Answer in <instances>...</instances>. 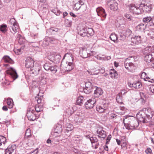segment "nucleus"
<instances>
[{"instance_id":"1","label":"nucleus","mask_w":154,"mask_h":154,"mask_svg":"<svg viewBox=\"0 0 154 154\" xmlns=\"http://www.w3.org/2000/svg\"><path fill=\"white\" fill-rule=\"evenodd\" d=\"M154 114V112L150 109L143 108L140 110L136 115L137 119L143 123L147 122L151 119Z\"/></svg>"},{"instance_id":"2","label":"nucleus","mask_w":154,"mask_h":154,"mask_svg":"<svg viewBox=\"0 0 154 154\" xmlns=\"http://www.w3.org/2000/svg\"><path fill=\"white\" fill-rule=\"evenodd\" d=\"M33 59L30 57H28L25 60V66L30 69V73L35 76L39 74L41 68L39 65H35Z\"/></svg>"},{"instance_id":"3","label":"nucleus","mask_w":154,"mask_h":154,"mask_svg":"<svg viewBox=\"0 0 154 154\" xmlns=\"http://www.w3.org/2000/svg\"><path fill=\"white\" fill-rule=\"evenodd\" d=\"M123 122L126 129L128 130L134 129L139 126V123L134 118H125L123 119Z\"/></svg>"},{"instance_id":"4","label":"nucleus","mask_w":154,"mask_h":154,"mask_svg":"<svg viewBox=\"0 0 154 154\" xmlns=\"http://www.w3.org/2000/svg\"><path fill=\"white\" fill-rule=\"evenodd\" d=\"M152 4L145 0H143L140 4V9L143 11V13L144 12L149 13L152 10L153 8Z\"/></svg>"},{"instance_id":"5","label":"nucleus","mask_w":154,"mask_h":154,"mask_svg":"<svg viewBox=\"0 0 154 154\" xmlns=\"http://www.w3.org/2000/svg\"><path fill=\"white\" fill-rule=\"evenodd\" d=\"M72 121H74L78 124H80L83 122L85 116L81 112H77L72 116Z\"/></svg>"},{"instance_id":"6","label":"nucleus","mask_w":154,"mask_h":154,"mask_svg":"<svg viewBox=\"0 0 154 154\" xmlns=\"http://www.w3.org/2000/svg\"><path fill=\"white\" fill-rule=\"evenodd\" d=\"M79 34L82 37H85L86 35L89 37L88 35L90 36L93 35L94 32L91 28H88V31L86 29L83 28L79 32Z\"/></svg>"},{"instance_id":"7","label":"nucleus","mask_w":154,"mask_h":154,"mask_svg":"<svg viewBox=\"0 0 154 154\" xmlns=\"http://www.w3.org/2000/svg\"><path fill=\"white\" fill-rule=\"evenodd\" d=\"M130 12L133 14H140L143 13V11L140 7V4L139 7H136L134 5L131 4L129 7Z\"/></svg>"},{"instance_id":"8","label":"nucleus","mask_w":154,"mask_h":154,"mask_svg":"<svg viewBox=\"0 0 154 154\" xmlns=\"http://www.w3.org/2000/svg\"><path fill=\"white\" fill-rule=\"evenodd\" d=\"M96 87H93V85L90 81H87L85 83V88L83 89L84 92L86 94H89L91 92L94 88Z\"/></svg>"},{"instance_id":"9","label":"nucleus","mask_w":154,"mask_h":154,"mask_svg":"<svg viewBox=\"0 0 154 154\" xmlns=\"http://www.w3.org/2000/svg\"><path fill=\"white\" fill-rule=\"evenodd\" d=\"M35 112L34 110L31 108L27 109L26 115L28 119L30 121H33L36 119Z\"/></svg>"},{"instance_id":"10","label":"nucleus","mask_w":154,"mask_h":154,"mask_svg":"<svg viewBox=\"0 0 154 154\" xmlns=\"http://www.w3.org/2000/svg\"><path fill=\"white\" fill-rule=\"evenodd\" d=\"M7 74L10 77L13 78L14 80L17 79L18 75L16 70L13 68L10 67L6 71Z\"/></svg>"},{"instance_id":"11","label":"nucleus","mask_w":154,"mask_h":154,"mask_svg":"<svg viewBox=\"0 0 154 154\" xmlns=\"http://www.w3.org/2000/svg\"><path fill=\"white\" fill-rule=\"evenodd\" d=\"M9 23L11 25V26L13 31L15 33L17 32L19 29V26L15 19L14 18L11 19Z\"/></svg>"},{"instance_id":"12","label":"nucleus","mask_w":154,"mask_h":154,"mask_svg":"<svg viewBox=\"0 0 154 154\" xmlns=\"http://www.w3.org/2000/svg\"><path fill=\"white\" fill-rule=\"evenodd\" d=\"M44 67L46 70L51 71L54 73H55L57 71V66H52L49 63H45Z\"/></svg>"},{"instance_id":"13","label":"nucleus","mask_w":154,"mask_h":154,"mask_svg":"<svg viewBox=\"0 0 154 154\" xmlns=\"http://www.w3.org/2000/svg\"><path fill=\"white\" fill-rule=\"evenodd\" d=\"M96 102V100L94 98L89 100L85 103L86 108L87 109L92 108Z\"/></svg>"},{"instance_id":"14","label":"nucleus","mask_w":154,"mask_h":154,"mask_svg":"<svg viewBox=\"0 0 154 154\" xmlns=\"http://www.w3.org/2000/svg\"><path fill=\"white\" fill-rule=\"evenodd\" d=\"M107 4L112 10L116 11L118 9V4L115 0H109L107 1Z\"/></svg>"},{"instance_id":"15","label":"nucleus","mask_w":154,"mask_h":154,"mask_svg":"<svg viewBox=\"0 0 154 154\" xmlns=\"http://www.w3.org/2000/svg\"><path fill=\"white\" fill-rule=\"evenodd\" d=\"M97 131L98 137L100 139H104L106 136V132L103 130L102 127L99 128Z\"/></svg>"},{"instance_id":"16","label":"nucleus","mask_w":154,"mask_h":154,"mask_svg":"<svg viewBox=\"0 0 154 154\" xmlns=\"http://www.w3.org/2000/svg\"><path fill=\"white\" fill-rule=\"evenodd\" d=\"M96 11L98 16H102L104 18L106 17V14L104 9L102 7H100L97 8L96 9Z\"/></svg>"},{"instance_id":"17","label":"nucleus","mask_w":154,"mask_h":154,"mask_svg":"<svg viewBox=\"0 0 154 154\" xmlns=\"http://www.w3.org/2000/svg\"><path fill=\"white\" fill-rule=\"evenodd\" d=\"M131 41L134 45H137L141 42V37L140 36H135L131 38Z\"/></svg>"},{"instance_id":"18","label":"nucleus","mask_w":154,"mask_h":154,"mask_svg":"<svg viewBox=\"0 0 154 154\" xmlns=\"http://www.w3.org/2000/svg\"><path fill=\"white\" fill-rule=\"evenodd\" d=\"M108 107V105L107 104H104L102 106H97L96 110L100 113H103L107 109Z\"/></svg>"},{"instance_id":"19","label":"nucleus","mask_w":154,"mask_h":154,"mask_svg":"<svg viewBox=\"0 0 154 154\" xmlns=\"http://www.w3.org/2000/svg\"><path fill=\"white\" fill-rule=\"evenodd\" d=\"M66 58V63H73V55L70 53H67L64 56L63 59Z\"/></svg>"},{"instance_id":"20","label":"nucleus","mask_w":154,"mask_h":154,"mask_svg":"<svg viewBox=\"0 0 154 154\" xmlns=\"http://www.w3.org/2000/svg\"><path fill=\"white\" fill-rule=\"evenodd\" d=\"M141 78L145 81H148L149 82L152 83H154V78L151 79L147 76L146 73L144 72H142L141 75Z\"/></svg>"},{"instance_id":"21","label":"nucleus","mask_w":154,"mask_h":154,"mask_svg":"<svg viewBox=\"0 0 154 154\" xmlns=\"http://www.w3.org/2000/svg\"><path fill=\"white\" fill-rule=\"evenodd\" d=\"M62 128L60 125L56 127L54 130V132L52 133V135L54 137H57L60 136V134L62 131Z\"/></svg>"},{"instance_id":"22","label":"nucleus","mask_w":154,"mask_h":154,"mask_svg":"<svg viewBox=\"0 0 154 154\" xmlns=\"http://www.w3.org/2000/svg\"><path fill=\"white\" fill-rule=\"evenodd\" d=\"M154 51V48L152 46H149L146 47L144 49L143 51V53L146 55H148L151 54Z\"/></svg>"},{"instance_id":"23","label":"nucleus","mask_w":154,"mask_h":154,"mask_svg":"<svg viewBox=\"0 0 154 154\" xmlns=\"http://www.w3.org/2000/svg\"><path fill=\"white\" fill-rule=\"evenodd\" d=\"M96 88L94 91V96L96 97H98L102 95L103 93V91L100 88L96 87Z\"/></svg>"},{"instance_id":"24","label":"nucleus","mask_w":154,"mask_h":154,"mask_svg":"<svg viewBox=\"0 0 154 154\" xmlns=\"http://www.w3.org/2000/svg\"><path fill=\"white\" fill-rule=\"evenodd\" d=\"M128 85L130 87L135 89L140 88L142 86L141 83L139 82H134L133 83H129Z\"/></svg>"},{"instance_id":"25","label":"nucleus","mask_w":154,"mask_h":154,"mask_svg":"<svg viewBox=\"0 0 154 154\" xmlns=\"http://www.w3.org/2000/svg\"><path fill=\"white\" fill-rule=\"evenodd\" d=\"M80 54L81 57L83 58H85L89 57L90 54H88L86 49H84L80 51Z\"/></svg>"},{"instance_id":"26","label":"nucleus","mask_w":154,"mask_h":154,"mask_svg":"<svg viewBox=\"0 0 154 154\" xmlns=\"http://www.w3.org/2000/svg\"><path fill=\"white\" fill-rule=\"evenodd\" d=\"M154 59H153L152 54L146 55L144 57V61L148 63L152 61Z\"/></svg>"},{"instance_id":"27","label":"nucleus","mask_w":154,"mask_h":154,"mask_svg":"<svg viewBox=\"0 0 154 154\" xmlns=\"http://www.w3.org/2000/svg\"><path fill=\"white\" fill-rule=\"evenodd\" d=\"M65 70L66 71H70L74 68L73 63H66L65 66Z\"/></svg>"},{"instance_id":"28","label":"nucleus","mask_w":154,"mask_h":154,"mask_svg":"<svg viewBox=\"0 0 154 154\" xmlns=\"http://www.w3.org/2000/svg\"><path fill=\"white\" fill-rule=\"evenodd\" d=\"M84 3L82 0H79L78 2L75 3L74 6V9L78 10L81 8V6L83 5Z\"/></svg>"},{"instance_id":"29","label":"nucleus","mask_w":154,"mask_h":154,"mask_svg":"<svg viewBox=\"0 0 154 154\" xmlns=\"http://www.w3.org/2000/svg\"><path fill=\"white\" fill-rule=\"evenodd\" d=\"M16 148L15 145H12L11 146H9L5 150V152H8V154H11L15 150Z\"/></svg>"},{"instance_id":"30","label":"nucleus","mask_w":154,"mask_h":154,"mask_svg":"<svg viewBox=\"0 0 154 154\" xmlns=\"http://www.w3.org/2000/svg\"><path fill=\"white\" fill-rule=\"evenodd\" d=\"M2 60L6 63H12L13 61L12 60L8 55L4 56L2 58Z\"/></svg>"},{"instance_id":"31","label":"nucleus","mask_w":154,"mask_h":154,"mask_svg":"<svg viewBox=\"0 0 154 154\" xmlns=\"http://www.w3.org/2000/svg\"><path fill=\"white\" fill-rule=\"evenodd\" d=\"M143 21L144 23H149L150 26H152V18L151 16H147L143 18Z\"/></svg>"},{"instance_id":"32","label":"nucleus","mask_w":154,"mask_h":154,"mask_svg":"<svg viewBox=\"0 0 154 154\" xmlns=\"http://www.w3.org/2000/svg\"><path fill=\"white\" fill-rule=\"evenodd\" d=\"M122 92H121L119 93L117 96L116 97V100L117 102L120 104L122 103Z\"/></svg>"},{"instance_id":"33","label":"nucleus","mask_w":154,"mask_h":154,"mask_svg":"<svg viewBox=\"0 0 154 154\" xmlns=\"http://www.w3.org/2000/svg\"><path fill=\"white\" fill-rule=\"evenodd\" d=\"M17 39L19 40V42L20 44H22L25 41V38L21 36L20 34H17Z\"/></svg>"},{"instance_id":"34","label":"nucleus","mask_w":154,"mask_h":154,"mask_svg":"<svg viewBox=\"0 0 154 154\" xmlns=\"http://www.w3.org/2000/svg\"><path fill=\"white\" fill-rule=\"evenodd\" d=\"M146 26L144 24L141 23L137 26V29L138 30L142 31L146 29Z\"/></svg>"},{"instance_id":"35","label":"nucleus","mask_w":154,"mask_h":154,"mask_svg":"<svg viewBox=\"0 0 154 154\" xmlns=\"http://www.w3.org/2000/svg\"><path fill=\"white\" fill-rule=\"evenodd\" d=\"M62 145L66 147L68 146L69 143V140L68 138L63 139L61 140Z\"/></svg>"},{"instance_id":"36","label":"nucleus","mask_w":154,"mask_h":154,"mask_svg":"<svg viewBox=\"0 0 154 154\" xmlns=\"http://www.w3.org/2000/svg\"><path fill=\"white\" fill-rule=\"evenodd\" d=\"M6 141V138L2 136H0V146L2 145L4 146Z\"/></svg>"},{"instance_id":"37","label":"nucleus","mask_w":154,"mask_h":154,"mask_svg":"<svg viewBox=\"0 0 154 154\" xmlns=\"http://www.w3.org/2000/svg\"><path fill=\"white\" fill-rule=\"evenodd\" d=\"M109 74L111 75V77L112 79L116 78L118 75L117 72L114 69L111 70V71L109 72Z\"/></svg>"},{"instance_id":"38","label":"nucleus","mask_w":154,"mask_h":154,"mask_svg":"<svg viewBox=\"0 0 154 154\" xmlns=\"http://www.w3.org/2000/svg\"><path fill=\"white\" fill-rule=\"evenodd\" d=\"M7 104L9 109L12 108L13 106V101L11 99L8 98L7 100Z\"/></svg>"},{"instance_id":"39","label":"nucleus","mask_w":154,"mask_h":154,"mask_svg":"<svg viewBox=\"0 0 154 154\" xmlns=\"http://www.w3.org/2000/svg\"><path fill=\"white\" fill-rule=\"evenodd\" d=\"M84 97L82 96H80L78 97L76 100V103L77 105L81 106L82 104V101Z\"/></svg>"},{"instance_id":"40","label":"nucleus","mask_w":154,"mask_h":154,"mask_svg":"<svg viewBox=\"0 0 154 154\" xmlns=\"http://www.w3.org/2000/svg\"><path fill=\"white\" fill-rule=\"evenodd\" d=\"M7 26L5 24L0 26V30L3 32L5 33L7 31Z\"/></svg>"},{"instance_id":"41","label":"nucleus","mask_w":154,"mask_h":154,"mask_svg":"<svg viewBox=\"0 0 154 154\" xmlns=\"http://www.w3.org/2000/svg\"><path fill=\"white\" fill-rule=\"evenodd\" d=\"M110 39L115 42L118 39V37L117 35L115 33H112L110 36Z\"/></svg>"},{"instance_id":"42","label":"nucleus","mask_w":154,"mask_h":154,"mask_svg":"<svg viewBox=\"0 0 154 154\" xmlns=\"http://www.w3.org/2000/svg\"><path fill=\"white\" fill-rule=\"evenodd\" d=\"M35 110L36 112H38L42 110V107L40 105H36L35 107Z\"/></svg>"},{"instance_id":"43","label":"nucleus","mask_w":154,"mask_h":154,"mask_svg":"<svg viewBox=\"0 0 154 154\" xmlns=\"http://www.w3.org/2000/svg\"><path fill=\"white\" fill-rule=\"evenodd\" d=\"M66 130L67 131H71L73 129V126L71 124H67L66 126Z\"/></svg>"},{"instance_id":"44","label":"nucleus","mask_w":154,"mask_h":154,"mask_svg":"<svg viewBox=\"0 0 154 154\" xmlns=\"http://www.w3.org/2000/svg\"><path fill=\"white\" fill-rule=\"evenodd\" d=\"M122 31H123L126 37L129 36L131 33V31L129 29H127L125 31L123 30Z\"/></svg>"},{"instance_id":"45","label":"nucleus","mask_w":154,"mask_h":154,"mask_svg":"<svg viewBox=\"0 0 154 154\" xmlns=\"http://www.w3.org/2000/svg\"><path fill=\"white\" fill-rule=\"evenodd\" d=\"M129 70L130 71H132L135 69V67L134 64L132 63H130L129 64Z\"/></svg>"},{"instance_id":"46","label":"nucleus","mask_w":154,"mask_h":154,"mask_svg":"<svg viewBox=\"0 0 154 154\" xmlns=\"http://www.w3.org/2000/svg\"><path fill=\"white\" fill-rule=\"evenodd\" d=\"M90 140L92 143V144L93 143H97L98 142V139L96 137H91L90 138Z\"/></svg>"},{"instance_id":"47","label":"nucleus","mask_w":154,"mask_h":154,"mask_svg":"<svg viewBox=\"0 0 154 154\" xmlns=\"http://www.w3.org/2000/svg\"><path fill=\"white\" fill-rule=\"evenodd\" d=\"M65 21L67 26L69 27L71 26L72 23L71 20L66 19L65 20Z\"/></svg>"},{"instance_id":"48","label":"nucleus","mask_w":154,"mask_h":154,"mask_svg":"<svg viewBox=\"0 0 154 154\" xmlns=\"http://www.w3.org/2000/svg\"><path fill=\"white\" fill-rule=\"evenodd\" d=\"M119 32L120 33H122V34H121L120 35V37L121 38V40H124L126 38V36L125 35V34L123 31L121 32V30H119Z\"/></svg>"},{"instance_id":"49","label":"nucleus","mask_w":154,"mask_h":154,"mask_svg":"<svg viewBox=\"0 0 154 154\" xmlns=\"http://www.w3.org/2000/svg\"><path fill=\"white\" fill-rule=\"evenodd\" d=\"M49 44V41L48 40H45L43 42L42 46L43 47H45L48 45Z\"/></svg>"},{"instance_id":"50","label":"nucleus","mask_w":154,"mask_h":154,"mask_svg":"<svg viewBox=\"0 0 154 154\" xmlns=\"http://www.w3.org/2000/svg\"><path fill=\"white\" fill-rule=\"evenodd\" d=\"M30 130L29 129H27L26 131L25 134V136L26 137H29L31 135Z\"/></svg>"},{"instance_id":"51","label":"nucleus","mask_w":154,"mask_h":154,"mask_svg":"<svg viewBox=\"0 0 154 154\" xmlns=\"http://www.w3.org/2000/svg\"><path fill=\"white\" fill-rule=\"evenodd\" d=\"M96 143L95 144L93 143L92 144V147H93L95 149H97L99 145V144L98 143Z\"/></svg>"},{"instance_id":"52","label":"nucleus","mask_w":154,"mask_h":154,"mask_svg":"<svg viewBox=\"0 0 154 154\" xmlns=\"http://www.w3.org/2000/svg\"><path fill=\"white\" fill-rule=\"evenodd\" d=\"M105 71V69L104 68H100L99 69V71L98 72L97 71V72H100L101 73L103 74L104 72Z\"/></svg>"},{"instance_id":"53","label":"nucleus","mask_w":154,"mask_h":154,"mask_svg":"<svg viewBox=\"0 0 154 154\" xmlns=\"http://www.w3.org/2000/svg\"><path fill=\"white\" fill-rule=\"evenodd\" d=\"M139 101L142 104H144L145 102V98H141Z\"/></svg>"},{"instance_id":"54","label":"nucleus","mask_w":154,"mask_h":154,"mask_svg":"<svg viewBox=\"0 0 154 154\" xmlns=\"http://www.w3.org/2000/svg\"><path fill=\"white\" fill-rule=\"evenodd\" d=\"M87 71L90 75H97V73H99V72H97V71H95L93 72L89 71Z\"/></svg>"},{"instance_id":"55","label":"nucleus","mask_w":154,"mask_h":154,"mask_svg":"<svg viewBox=\"0 0 154 154\" xmlns=\"http://www.w3.org/2000/svg\"><path fill=\"white\" fill-rule=\"evenodd\" d=\"M145 152L147 154H151L152 152V150L149 148H148L145 150Z\"/></svg>"},{"instance_id":"56","label":"nucleus","mask_w":154,"mask_h":154,"mask_svg":"<svg viewBox=\"0 0 154 154\" xmlns=\"http://www.w3.org/2000/svg\"><path fill=\"white\" fill-rule=\"evenodd\" d=\"M129 64H130V63H125V67L128 70H129Z\"/></svg>"},{"instance_id":"57","label":"nucleus","mask_w":154,"mask_h":154,"mask_svg":"<svg viewBox=\"0 0 154 154\" xmlns=\"http://www.w3.org/2000/svg\"><path fill=\"white\" fill-rule=\"evenodd\" d=\"M149 34L151 38H154V31L150 32Z\"/></svg>"},{"instance_id":"58","label":"nucleus","mask_w":154,"mask_h":154,"mask_svg":"<svg viewBox=\"0 0 154 154\" xmlns=\"http://www.w3.org/2000/svg\"><path fill=\"white\" fill-rule=\"evenodd\" d=\"M111 138V135H109L107 137L106 139V144H107V143L109 142Z\"/></svg>"},{"instance_id":"59","label":"nucleus","mask_w":154,"mask_h":154,"mask_svg":"<svg viewBox=\"0 0 154 154\" xmlns=\"http://www.w3.org/2000/svg\"><path fill=\"white\" fill-rule=\"evenodd\" d=\"M125 17L126 18L129 20H131V17L130 15L129 14H126L125 15Z\"/></svg>"},{"instance_id":"60","label":"nucleus","mask_w":154,"mask_h":154,"mask_svg":"<svg viewBox=\"0 0 154 154\" xmlns=\"http://www.w3.org/2000/svg\"><path fill=\"white\" fill-rule=\"evenodd\" d=\"M35 100H37V102L38 103H40L41 102V99H39L38 97H35Z\"/></svg>"},{"instance_id":"61","label":"nucleus","mask_w":154,"mask_h":154,"mask_svg":"<svg viewBox=\"0 0 154 154\" xmlns=\"http://www.w3.org/2000/svg\"><path fill=\"white\" fill-rule=\"evenodd\" d=\"M22 50H23V49H21V48H19V49H18L17 50V54H19L20 53H21L22 52Z\"/></svg>"},{"instance_id":"62","label":"nucleus","mask_w":154,"mask_h":154,"mask_svg":"<svg viewBox=\"0 0 154 154\" xmlns=\"http://www.w3.org/2000/svg\"><path fill=\"white\" fill-rule=\"evenodd\" d=\"M51 30L52 31L57 32L58 31V29L57 28H52L51 29Z\"/></svg>"},{"instance_id":"63","label":"nucleus","mask_w":154,"mask_h":154,"mask_svg":"<svg viewBox=\"0 0 154 154\" xmlns=\"http://www.w3.org/2000/svg\"><path fill=\"white\" fill-rule=\"evenodd\" d=\"M2 109L3 110L5 111H7L8 110L7 107V106H4L2 107Z\"/></svg>"},{"instance_id":"64","label":"nucleus","mask_w":154,"mask_h":154,"mask_svg":"<svg viewBox=\"0 0 154 154\" xmlns=\"http://www.w3.org/2000/svg\"><path fill=\"white\" fill-rule=\"evenodd\" d=\"M152 26H154V15L152 17Z\"/></svg>"}]
</instances>
